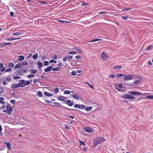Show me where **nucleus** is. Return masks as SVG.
Wrapping results in <instances>:
<instances>
[{"label": "nucleus", "mask_w": 153, "mask_h": 153, "mask_svg": "<svg viewBox=\"0 0 153 153\" xmlns=\"http://www.w3.org/2000/svg\"><path fill=\"white\" fill-rule=\"evenodd\" d=\"M121 18H122L124 19H127L128 18V16H121Z\"/></svg>", "instance_id": "nucleus-55"}, {"label": "nucleus", "mask_w": 153, "mask_h": 153, "mask_svg": "<svg viewBox=\"0 0 153 153\" xmlns=\"http://www.w3.org/2000/svg\"><path fill=\"white\" fill-rule=\"evenodd\" d=\"M145 98L148 99L152 100L153 99V95H149L147 96H146Z\"/></svg>", "instance_id": "nucleus-19"}, {"label": "nucleus", "mask_w": 153, "mask_h": 153, "mask_svg": "<svg viewBox=\"0 0 153 153\" xmlns=\"http://www.w3.org/2000/svg\"><path fill=\"white\" fill-rule=\"evenodd\" d=\"M122 68V67L120 65H115L113 67V69H115L116 68L120 69Z\"/></svg>", "instance_id": "nucleus-32"}, {"label": "nucleus", "mask_w": 153, "mask_h": 153, "mask_svg": "<svg viewBox=\"0 0 153 153\" xmlns=\"http://www.w3.org/2000/svg\"><path fill=\"white\" fill-rule=\"evenodd\" d=\"M72 97L76 99V100H79V96L77 94H74L72 95L71 96Z\"/></svg>", "instance_id": "nucleus-15"}, {"label": "nucleus", "mask_w": 153, "mask_h": 153, "mask_svg": "<svg viewBox=\"0 0 153 153\" xmlns=\"http://www.w3.org/2000/svg\"><path fill=\"white\" fill-rule=\"evenodd\" d=\"M79 142L80 143V144L81 146H82V145H83V146H85V144L83 141L79 140Z\"/></svg>", "instance_id": "nucleus-37"}, {"label": "nucleus", "mask_w": 153, "mask_h": 153, "mask_svg": "<svg viewBox=\"0 0 153 153\" xmlns=\"http://www.w3.org/2000/svg\"><path fill=\"white\" fill-rule=\"evenodd\" d=\"M61 69V68L60 67H58L56 68H55L54 67L52 68V70L53 71H58L60 70Z\"/></svg>", "instance_id": "nucleus-17"}, {"label": "nucleus", "mask_w": 153, "mask_h": 153, "mask_svg": "<svg viewBox=\"0 0 153 153\" xmlns=\"http://www.w3.org/2000/svg\"><path fill=\"white\" fill-rule=\"evenodd\" d=\"M125 74H118L117 75V76L118 77H122L123 76H124Z\"/></svg>", "instance_id": "nucleus-38"}, {"label": "nucleus", "mask_w": 153, "mask_h": 153, "mask_svg": "<svg viewBox=\"0 0 153 153\" xmlns=\"http://www.w3.org/2000/svg\"><path fill=\"white\" fill-rule=\"evenodd\" d=\"M122 97L124 99H134L135 97L131 95L128 94H125L122 96Z\"/></svg>", "instance_id": "nucleus-5"}, {"label": "nucleus", "mask_w": 153, "mask_h": 153, "mask_svg": "<svg viewBox=\"0 0 153 153\" xmlns=\"http://www.w3.org/2000/svg\"><path fill=\"white\" fill-rule=\"evenodd\" d=\"M16 101L14 99L11 100H10V102L12 104H14L15 103Z\"/></svg>", "instance_id": "nucleus-48"}, {"label": "nucleus", "mask_w": 153, "mask_h": 153, "mask_svg": "<svg viewBox=\"0 0 153 153\" xmlns=\"http://www.w3.org/2000/svg\"><path fill=\"white\" fill-rule=\"evenodd\" d=\"M36 95L39 97H41L42 96V92L39 91L36 93Z\"/></svg>", "instance_id": "nucleus-24"}, {"label": "nucleus", "mask_w": 153, "mask_h": 153, "mask_svg": "<svg viewBox=\"0 0 153 153\" xmlns=\"http://www.w3.org/2000/svg\"><path fill=\"white\" fill-rule=\"evenodd\" d=\"M49 62L50 63H53V62L56 63V61L53 59H51L50 60Z\"/></svg>", "instance_id": "nucleus-53"}, {"label": "nucleus", "mask_w": 153, "mask_h": 153, "mask_svg": "<svg viewBox=\"0 0 153 153\" xmlns=\"http://www.w3.org/2000/svg\"><path fill=\"white\" fill-rule=\"evenodd\" d=\"M79 105L77 104H75L74 105V107L76 108H79Z\"/></svg>", "instance_id": "nucleus-54"}, {"label": "nucleus", "mask_w": 153, "mask_h": 153, "mask_svg": "<svg viewBox=\"0 0 153 153\" xmlns=\"http://www.w3.org/2000/svg\"><path fill=\"white\" fill-rule=\"evenodd\" d=\"M11 80V78L10 77H8L6 79H4L3 81V84L5 85L7 84Z\"/></svg>", "instance_id": "nucleus-9"}, {"label": "nucleus", "mask_w": 153, "mask_h": 153, "mask_svg": "<svg viewBox=\"0 0 153 153\" xmlns=\"http://www.w3.org/2000/svg\"><path fill=\"white\" fill-rule=\"evenodd\" d=\"M4 100V98L2 97H0V103L3 104H5V102L3 101Z\"/></svg>", "instance_id": "nucleus-23"}, {"label": "nucleus", "mask_w": 153, "mask_h": 153, "mask_svg": "<svg viewBox=\"0 0 153 153\" xmlns=\"http://www.w3.org/2000/svg\"><path fill=\"white\" fill-rule=\"evenodd\" d=\"M20 82L18 83L17 84L15 83H13L11 85V88H16L18 87H20Z\"/></svg>", "instance_id": "nucleus-10"}, {"label": "nucleus", "mask_w": 153, "mask_h": 153, "mask_svg": "<svg viewBox=\"0 0 153 153\" xmlns=\"http://www.w3.org/2000/svg\"><path fill=\"white\" fill-rule=\"evenodd\" d=\"M43 64L44 65L47 66L48 65L49 63H48V62L47 61H45L44 62Z\"/></svg>", "instance_id": "nucleus-43"}, {"label": "nucleus", "mask_w": 153, "mask_h": 153, "mask_svg": "<svg viewBox=\"0 0 153 153\" xmlns=\"http://www.w3.org/2000/svg\"><path fill=\"white\" fill-rule=\"evenodd\" d=\"M3 65L2 63H0V69H1L3 68Z\"/></svg>", "instance_id": "nucleus-63"}, {"label": "nucleus", "mask_w": 153, "mask_h": 153, "mask_svg": "<svg viewBox=\"0 0 153 153\" xmlns=\"http://www.w3.org/2000/svg\"><path fill=\"white\" fill-rule=\"evenodd\" d=\"M139 80H137L134 82V83L135 84H138L139 83Z\"/></svg>", "instance_id": "nucleus-64"}, {"label": "nucleus", "mask_w": 153, "mask_h": 153, "mask_svg": "<svg viewBox=\"0 0 153 153\" xmlns=\"http://www.w3.org/2000/svg\"><path fill=\"white\" fill-rule=\"evenodd\" d=\"M67 57L66 56H65L63 59V61H65V62H66L67 61Z\"/></svg>", "instance_id": "nucleus-59"}, {"label": "nucleus", "mask_w": 153, "mask_h": 153, "mask_svg": "<svg viewBox=\"0 0 153 153\" xmlns=\"http://www.w3.org/2000/svg\"><path fill=\"white\" fill-rule=\"evenodd\" d=\"M84 130L86 132H92L94 131V129L91 127H84Z\"/></svg>", "instance_id": "nucleus-8"}, {"label": "nucleus", "mask_w": 153, "mask_h": 153, "mask_svg": "<svg viewBox=\"0 0 153 153\" xmlns=\"http://www.w3.org/2000/svg\"><path fill=\"white\" fill-rule=\"evenodd\" d=\"M11 69L10 68H8L6 69L5 72H9V71H11Z\"/></svg>", "instance_id": "nucleus-58"}, {"label": "nucleus", "mask_w": 153, "mask_h": 153, "mask_svg": "<svg viewBox=\"0 0 153 153\" xmlns=\"http://www.w3.org/2000/svg\"><path fill=\"white\" fill-rule=\"evenodd\" d=\"M38 65L39 66L38 68H39V67H42V64L40 62H38Z\"/></svg>", "instance_id": "nucleus-34"}, {"label": "nucleus", "mask_w": 153, "mask_h": 153, "mask_svg": "<svg viewBox=\"0 0 153 153\" xmlns=\"http://www.w3.org/2000/svg\"><path fill=\"white\" fill-rule=\"evenodd\" d=\"M22 65V64L18 63L15 66L14 68H21Z\"/></svg>", "instance_id": "nucleus-18"}, {"label": "nucleus", "mask_w": 153, "mask_h": 153, "mask_svg": "<svg viewBox=\"0 0 153 153\" xmlns=\"http://www.w3.org/2000/svg\"><path fill=\"white\" fill-rule=\"evenodd\" d=\"M18 74L19 75H21L22 74L26 72V71L23 69H20L18 71Z\"/></svg>", "instance_id": "nucleus-12"}, {"label": "nucleus", "mask_w": 153, "mask_h": 153, "mask_svg": "<svg viewBox=\"0 0 153 153\" xmlns=\"http://www.w3.org/2000/svg\"><path fill=\"white\" fill-rule=\"evenodd\" d=\"M68 53L69 54H76V52H69Z\"/></svg>", "instance_id": "nucleus-52"}, {"label": "nucleus", "mask_w": 153, "mask_h": 153, "mask_svg": "<svg viewBox=\"0 0 153 153\" xmlns=\"http://www.w3.org/2000/svg\"><path fill=\"white\" fill-rule=\"evenodd\" d=\"M44 94L45 95L48 96V97L52 96L53 95L51 93H50L47 92H45L44 93Z\"/></svg>", "instance_id": "nucleus-22"}, {"label": "nucleus", "mask_w": 153, "mask_h": 153, "mask_svg": "<svg viewBox=\"0 0 153 153\" xmlns=\"http://www.w3.org/2000/svg\"><path fill=\"white\" fill-rule=\"evenodd\" d=\"M105 139L101 137H97L94 140L93 147H96L97 145L105 141Z\"/></svg>", "instance_id": "nucleus-1"}, {"label": "nucleus", "mask_w": 153, "mask_h": 153, "mask_svg": "<svg viewBox=\"0 0 153 153\" xmlns=\"http://www.w3.org/2000/svg\"><path fill=\"white\" fill-rule=\"evenodd\" d=\"M82 149L85 152H86L87 151V148L86 147H83L82 148Z\"/></svg>", "instance_id": "nucleus-62"}, {"label": "nucleus", "mask_w": 153, "mask_h": 153, "mask_svg": "<svg viewBox=\"0 0 153 153\" xmlns=\"http://www.w3.org/2000/svg\"><path fill=\"white\" fill-rule=\"evenodd\" d=\"M28 63L27 62L24 61H23V62L22 64V65H27Z\"/></svg>", "instance_id": "nucleus-44"}, {"label": "nucleus", "mask_w": 153, "mask_h": 153, "mask_svg": "<svg viewBox=\"0 0 153 153\" xmlns=\"http://www.w3.org/2000/svg\"><path fill=\"white\" fill-rule=\"evenodd\" d=\"M20 39V38H10L6 39V40L11 41H12L13 40H16V39Z\"/></svg>", "instance_id": "nucleus-21"}, {"label": "nucleus", "mask_w": 153, "mask_h": 153, "mask_svg": "<svg viewBox=\"0 0 153 153\" xmlns=\"http://www.w3.org/2000/svg\"><path fill=\"white\" fill-rule=\"evenodd\" d=\"M59 89L58 88H56L54 90V92L56 94H57L59 91Z\"/></svg>", "instance_id": "nucleus-30"}, {"label": "nucleus", "mask_w": 153, "mask_h": 153, "mask_svg": "<svg viewBox=\"0 0 153 153\" xmlns=\"http://www.w3.org/2000/svg\"><path fill=\"white\" fill-rule=\"evenodd\" d=\"M38 80H39V79H35V80H34L33 81V82L34 83H36V82H38Z\"/></svg>", "instance_id": "nucleus-61"}, {"label": "nucleus", "mask_w": 153, "mask_h": 153, "mask_svg": "<svg viewBox=\"0 0 153 153\" xmlns=\"http://www.w3.org/2000/svg\"><path fill=\"white\" fill-rule=\"evenodd\" d=\"M22 33L20 32H17L16 33H13L12 35L13 36H19L22 34Z\"/></svg>", "instance_id": "nucleus-25"}, {"label": "nucleus", "mask_w": 153, "mask_h": 153, "mask_svg": "<svg viewBox=\"0 0 153 153\" xmlns=\"http://www.w3.org/2000/svg\"><path fill=\"white\" fill-rule=\"evenodd\" d=\"M128 93L129 94L134 95L135 96H145L148 94V93H141L140 92L136 91H130Z\"/></svg>", "instance_id": "nucleus-2"}, {"label": "nucleus", "mask_w": 153, "mask_h": 153, "mask_svg": "<svg viewBox=\"0 0 153 153\" xmlns=\"http://www.w3.org/2000/svg\"><path fill=\"white\" fill-rule=\"evenodd\" d=\"M79 108L81 109H84L85 108V105H79Z\"/></svg>", "instance_id": "nucleus-39"}, {"label": "nucleus", "mask_w": 153, "mask_h": 153, "mask_svg": "<svg viewBox=\"0 0 153 153\" xmlns=\"http://www.w3.org/2000/svg\"><path fill=\"white\" fill-rule=\"evenodd\" d=\"M10 15L13 17H14V13L13 12H11L10 13Z\"/></svg>", "instance_id": "nucleus-60"}, {"label": "nucleus", "mask_w": 153, "mask_h": 153, "mask_svg": "<svg viewBox=\"0 0 153 153\" xmlns=\"http://www.w3.org/2000/svg\"><path fill=\"white\" fill-rule=\"evenodd\" d=\"M67 59H72L73 58V57L71 55H68L67 56Z\"/></svg>", "instance_id": "nucleus-50"}, {"label": "nucleus", "mask_w": 153, "mask_h": 153, "mask_svg": "<svg viewBox=\"0 0 153 153\" xmlns=\"http://www.w3.org/2000/svg\"><path fill=\"white\" fill-rule=\"evenodd\" d=\"M71 75L73 76H75L76 74V72L75 71H72L71 73Z\"/></svg>", "instance_id": "nucleus-42"}, {"label": "nucleus", "mask_w": 153, "mask_h": 153, "mask_svg": "<svg viewBox=\"0 0 153 153\" xmlns=\"http://www.w3.org/2000/svg\"><path fill=\"white\" fill-rule=\"evenodd\" d=\"M67 104L70 106L73 105V103L71 102L70 100H68L66 101Z\"/></svg>", "instance_id": "nucleus-14"}, {"label": "nucleus", "mask_w": 153, "mask_h": 153, "mask_svg": "<svg viewBox=\"0 0 153 153\" xmlns=\"http://www.w3.org/2000/svg\"><path fill=\"white\" fill-rule=\"evenodd\" d=\"M13 78L14 79H17L21 78V77L19 76H14L13 77Z\"/></svg>", "instance_id": "nucleus-35"}, {"label": "nucleus", "mask_w": 153, "mask_h": 153, "mask_svg": "<svg viewBox=\"0 0 153 153\" xmlns=\"http://www.w3.org/2000/svg\"><path fill=\"white\" fill-rule=\"evenodd\" d=\"M24 57L23 56L20 55L18 56V60L19 61L22 60L24 59Z\"/></svg>", "instance_id": "nucleus-20"}, {"label": "nucleus", "mask_w": 153, "mask_h": 153, "mask_svg": "<svg viewBox=\"0 0 153 153\" xmlns=\"http://www.w3.org/2000/svg\"><path fill=\"white\" fill-rule=\"evenodd\" d=\"M4 92L3 88L2 87H0V93H1Z\"/></svg>", "instance_id": "nucleus-47"}, {"label": "nucleus", "mask_w": 153, "mask_h": 153, "mask_svg": "<svg viewBox=\"0 0 153 153\" xmlns=\"http://www.w3.org/2000/svg\"><path fill=\"white\" fill-rule=\"evenodd\" d=\"M101 57L103 60H106L109 58V56L107 53L104 51L102 52L101 54Z\"/></svg>", "instance_id": "nucleus-6"}, {"label": "nucleus", "mask_w": 153, "mask_h": 153, "mask_svg": "<svg viewBox=\"0 0 153 153\" xmlns=\"http://www.w3.org/2000/svg\"><path fill=\"white\" fill-rule=\"evenodd\" d=\"M92 109V107L91 106H90L89 107H87L85 108V110L86 111H89L91 110Z\"/></svg>", "instance_id": "nucleus-31"}, {"label": "nucleus", "mask_w": 153, "mask_h": 153, "mask_svg": "<svg viewBox=\"0 0 153 153\" xmlns=\"http://www.w3.org/2000/svg\"><path fill=\"white\" fill-rule=\"evenodd\" d=\"M65 94H69L70 93V91L68 90H65L64 92Z\"/></svg>", "instance_id": "nucleus-36"}, {"label": "nucleus", "mask_w": 153, "mask_h": 153, "mask_svg": "<svg viewBox=\"0 0 153 153\" xmlns=\"http://www.w3.org/2000/svg\"><path fill=\"white\" fill-rule=\"evenodd\" d=\"M131 9V8H125V9H124L123 10H121V11L122 12H123L125 10H130Z\"/></svg>", "instance_id": "nucleus-45"}, {"label": "nucleus", "mask_w": 153, "mask_h": 153, "mask_svg": "<svg viewBox=\"0 0 153 153\" xmlns=\"http://www.w3.org/2000/svg\"><path fill=\"white\" fill-rule=\"evenodd\" d=\"M76 59H80L81 58V56H75Z\"/></svg>", "instance_id": "nucleus-56"}, {"label": "nucleus", "mask_w": 153, "mask_h": 153, "mask_svg": "<svg viewBox=\"0 0 153 153\" xmlns=\"http://www.w3.org/2000/svg\"><path fill=\"white\" fill-rule=\"evenodd\" d=\"M8 66L9 67H13L14 66V64L13 63L10 62V63H9Z\"/></svg>", "instance_id": "nucleus-33"}, {"label": "nucleus", "mask_w": 153, "mask_h": 153, "mask_svg": "<svg viewBox=\"0 0 153 153\" xmlns=\"http://www.w3.org/2000/svg\"><path fill=\"white\" fill-rule=\"evenodd\" d=\"M52 69V66H49L44 69V71L45 72H48L50 71Z\"/></svg>", "instance_id": "nucleus-13"}, {"label": "nucleus", "mask_w": 153, "mask_h": 153, "mask_svg": "<svg viewBox=\"0 0 153 153\" xmlns=\"http://www.w3.org/2000/svg\"><path fill=\"white\" fill-rule=\"evenodd\" d=\"M57 21L59 22H61L62 23H64L65 22H68L66 21H64V20H58Z\"/></svg>", "instance_id": "nucleus-41"}, {"label": "nucleus", "mask_w": 153, "mask_h": 153, "mask_svg": "<svg viewBox=\"0 0 153 153\" xmlns=\"http://www.w3.org/2000/svg\"><path fill=\"white\" fill-rule=\"evenodd\" d=\"M65 128L66 129H70V130H71V128H69V126L68 125H67V124H65Z\"/></svg>", "instance_id": "nucleus-49"}, {"label": "nucleus", "mask_w": 153, "mask_h": 153, "mask_svg": "<svg viewBox=\"0 0 153 153\" xmlns=\"http://www.w3.org/2000/svg\"><path fill=\"white\" fill-rule=\"evenodd\" d=\"M115 77V76L114 74H111L109 76V78H113Z\"/></svg>", "instance_id": "nucleus-51"}, {"label": "nucleus", "mask_w": 153, "mask_h": 153, "mask_svg": "<svg viewBox=\"0 0 153 153\" xmlns=\"http://www.w3.org/2000/svg\"><path fill=\"white\" fill-rule=\"evenodd\" d=\"M57 56L55 54L53 56V59H57Z\"/></svg>", "instance_id": "nucleus-57"}, {"label": "nucleus", "mask_w": 153, "mask_h": 153, "mask_svg": "<svg viewBox=\"0 0 153 153\" xmlns=\"http://www.w3.org/2000/svg\"><path fill=\"white\" fill-rule=\"evenodd\" d=\"M11 44V43L10 42H6L3 44L4 45H10Z\"/></svg>", "instance_id": "nucleus-46"}, {"label": "nucleus", "mask_w": 153, "mask_h": 153, "mask_svg": "<svg viewBox=\"0 0 153 153\" xmlns=\"http://www.w3.org/2000/svg\"><path fill=\"white\" fill-rule=\"evenodd\" d=\"M35 76V74H30L27 76V77L28 78H30L34 77Z\"/></svg>", "instance_id": "nucleus-29"}, {"label": "nucleus", "mask_w": 153, "mask_h": 153, "mask_svg": "<svg viewBox=\"0 0 153 153\" xmlns=\"http://www.w3.org/2000/svg\"><path fill=\"white\" fill-rule=\"evenodd\" d=\"M58 100L61 101H64L66 100V97L62 96H59L58 98Z\"/></svg>", "instance_id": "nucleus-11"}, {"label": "nucleus", "mask_w": 153, "mask_h": 153, "mask_svg": "<svg viewBox=\"0 0 153 153\" xmlns=\"http://www.w3.org/2000/svg\"><path fill=\"white\" fill-rule=\"evenodd\" d=\"M152 48V45H149L148 46L147 50H151Z\"/></svg>", "instance_id": "nucleus-40"}, {"label": "nucleus", "mask_w": 153, "mask_h": 153, "mask_svg": "<svg viewBox=\"0 0 153 153\" xmlns=\"http://www.w3.org/2000/svg\"><path fill=\"white\" fill-rule=\"evenodd\" d=\"M6 109L3 110V112H6L8 114H10L11 112L13 111L12 108L9 105H7L6 107Z\"/></svg>", "instance_id": "nucleus-4"}, {"label": "nucleus", "mask_w": 153, "mask_h": 153, "mask_svg": "<svg viewBox=\"0 0 153 153\" xmlns=\"http://www.w3.org/2000/svg\"><path fill=\"white\" fill-rule=\"evenodd\" d=\"M4 143L6 144V146L7 149L9 150H10L11 149V146L10 144L9 143H7L6 142H4Z\"/></svg>", "instance_id": "nucleus-16"}, {"label": "nucleus", "mask_w": 153, "mask_h": 153, "mask_svg": "<svg viewBox=\"0 0 153 153\" xmlns=\"http://www.w3.org/2000/svg\"><path fill=\"white\" fill-rule=\"evenodd\" d=\"M20 82V87H23L26 85H27L30 84V82L28 81H25L24 80H20L19 81Z\"/></svg>", "instance_id": "nucleus-3"}, {"label": "nucleus", "mask_w": 153, "mask_h": 153, "mask_svg": "<svg viewBox=\"0 0 153 153\" xmlns=\"http://www.w3.org/2000/svg\"><path fill=\"white\" fill-rule=\"evenodd\" d=\"M38 54L37 53H36L34 54L33 56V58L34 59H36V58H37L38 57Z\"/></svg>", "instance_id": "nucleus-26"}, {"label": "nucleus", "mask_w": 153, "mask_h": 153, "mask_svg": "<svg viewBox=\"0 0 153 153\" xmlns=\"http://www.w3.org/2000/svg\"><path fill=\"white\" fill-rule=\"evenodd\" d=\"M102 39H93L92 40H91L90 42H94L100 40H102Z\"/></svg>", "instance_id": "nucleus-28"}, {"label": "nucleus", "mask_w": 153, "mask_h": 153, "mask_svg": "<svg viewBox=\"0 0 153 153\" xmlns=\"http://www.w3.org/2000/svg\"><path fill=\"white\" fill-rule=\"evenodd\" d=\"M30 72L31 73L35 74L37 72V70L33 69H31L30 70Z\"/></svg>", "instance_id": "nucleus-27"}, {"label": "nucleus", "mask_w": 153, "mask_h": 153, "mask_svg": "<svg viewBox=\"0 0 153 153\" xmlns=\"http://www.w3.org/2000/svg\"><path fill=\"white\" fill-rule=\"evenodd\" d=\"M133 77L131 75L129 74L128 75L124 76L123 80L124 81H128L132 79Z\"/></svg>", "instance_id": "nucleus-7"}]
</instances>
